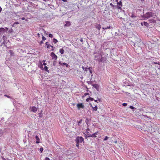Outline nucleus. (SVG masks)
I'll return each mask as SVG.
<instances>
[{
    "mask_svg": "<svg viewBox=\"0 0 160 160\" xmlns=\"http://www.w3.org/2000/svg\"><path fill=\"white\" fill-rule=\"evenodd\" d=\"M5 32V29L3 28H0V33H2Z\"/></svg>",
    "mask_w": 160,
    "mask_h": 160,
    "instance_id": "obj_15",
    "label": "nucleus"
},
{
    "mask_svg": "<svg viewBox=\"0 0 160 160\" xmlns=\"http://www.w3.org/2000/svg\"><path fill=\"white\" fill-rule=\"evenodd\" d=\"M58 42V41L56 39H55V38H54L53 39V42L54 43H56L57 42Z\"/></svg>",
    "mask_w": 160,
    "mask_h": 160,
    "instance_id": "obj_22",
    "label": "nucleus"
},
{
    "mask_svg": "<svg viewBox=\"0 0 160 160\" xmlns=\"http://www.w3.org/2000/svg\"><path fill=\"white\" fill-rule=\"evenodd\" d=\"M64 50L63 48H61L59 50V52L61 54H63L64 53Z\"/></svg>",
    "mask_w": 160,
    "mask_h": 160,
    "instance_id": "obj_16",
    "label": "nucleus"
},
{
    "mask_svg": "<svg viewBox=\"0 0 160 160\" xmlns=\"http://www.w3.org/2000/svg\"><path fill=\"white\" fill-rule=\"evenodd\" d=\"M118 9H121V7H119V6H118Z\"/></svg>",
    "mask_w": 160,
    "mask_h": 160,
    "instance_id": "obj_49",
    "label": "nucleus"
},
{
    "mask_svg": "<svg viewBox=\"0 0 160 160\" xmlns=\"http://www.w3.org/2000/svg\"><path fill=\"white\" fill-rule=\"evenodd\" d=\"M66 24L64 25L65 26L69 27L71 25L70 21H66Z\"/></svg>",
    "mask_w": 160,
    "mask_h": 160,
    "instance_id": "obj_12",
    "label": "nucleus"
},
{
    "mask_svg": "<svg viewBox=\"0 0 160 160\" xmlns=\"http://www.w3.org/2000/svg\"><path fill=\"white\" fill-rule=\"evenodd\" d=\"M43 43V40H42L40 42V43H39V44L40 45H42V43Z\"/></svg>",
    "mask_w": 160,
    "mask_h": 160,
    "instance_id": "obj_34",
    "label": "nucleus"
},
{
    "mask_svg": "<svg viewBox=\"0 0 160 160\" xmlns=\"http://www.w3.org/2000/svg\"><path fill=\"white\" fill-rule=\"evenodd\" d=\"M21 19L22 20H24L25 19V18H21Z\"/></svg>",
    "mask_w": 160,
    "mask_h": 160,
    "instance_id": "obj_46",
    "label": "nucleus"
},
{
    "mask_svg": "<svg viewBox=\"0 0 160 160\" xmlns=\"http://www.w3.org/2000/svg\"><path fill=\"white\" fill-rule=\"evenodd\" d=\"M108 138H109L107 136H106L105 138L104 139V141H106V140H107Z\"/></svg>",
    "mask_w": 160,
    "mask_h": 160,
    "instance_id": "obj_28",
    "label": "nucleus"
},
{
    "mask_svg": "<svg viewBox=\"0 0 160 160\" xmlns=\"http://www.w3.org/2000/svg\"><path fill=\"white\" fill-rule=\"evenodd\" d=\"M150 22L151 23H154L156 22V20L153 19H151L149 20Z\"/></svg>",
    "mask_w": 160,
    "mask_h": 160,
    "instance_id": "obj_14",
    "label": "nucleus"
},
{
    "mask_svg": "<svg viewBox=\"0 0 160 160\" xmlns=\"http://www.w3.org/2000/svg\"><path fill=\"white\" fill-rule=\"evenodd\" d=\"M48 67L47 66H45L44 69L45 71H48Z\"/></svg>",
    "mask_w": 160,
    "mask_h": 160,
    "instance_id": "obj_21",
    "label": "nucleus"
},
{
    "mask_svg": "<svg viewBox=\"0 0 160 160\" xmlns=\"http://www.w3.org/2000/svg\"><path fill=\"white\" fill-rule=\"evenodd\" d=\"M39 67L41 69H42V68H43V65L42 63L40 65Z\"/></svg>",
    "mask_w": 160,
    "mask_h": 160,
    "instance_id": "obj_32",
    "label": "nucleus"
},
{
    "mask_svg": "<svg viewBox=\"0 0 160 160\" xmlns=\"http://www.w3.org/2000/svg\"><path fill=\"white\" fill-rule=\"evenodd\" d=\"M76 142V146L77 147H78L79 146V142Z\"/></svg>",
    "mask_w": 160,
    "mask_h": 160,
    "instance_id": "obj_29",
    "label": "nucleus"
},
{
    "mask_svg": "<svg viewBox=\"0 0 160 160\" xmlns=\"http://www.w3.org/2000/svg\"><path fill=\"white\" fill-rule=\"evenodd\" d=\"M3 131L2 129L0 130V134H3Z\"/></svg>",
    "mask_w": 160,
    "mask_h": 160,
    "instance_id": "obj_39",
    "label": "nucleus"
},
{
    "mask_svg": "<svg viewBox=\"0 0 160 160\" xmlns=\"http://www.w3.org/2000/svg\"><path fill=\"white\" fill-rule=\"evenodd\" d=\"M90 129L89 128H88L86 129V134H85V137L86 139L90 137L96 138L97 137V135L99 134L98 131L96 132L93 134H92L93 132L90 131Z\"/></svg>",
    "mask_w": 160,
    "mask_h": 160,
    "instance_id": "obj_1",
    "label": "nucleus"
},
{
    "mask_svg": "<svg viewBox=\"0 0 160 160\" xmlns=\"http://www.w3.org/2000/svg\"><path fill=\"white\" fill-rule=\"evenodd\" d=\"M89 98H88L87 99H86V101H87V102H88L89 101Z\"/></svg>",
    "mask_w": 160,
    "mask_h": 160,
    "instance_id": "obj_42",
    "label": "nucleus"
},
{
    "mask_svg": "<svg viewBox=\"0 0 160 160\" xmlns=\"http://www.w3.org/2000/svg\"><path fill=\"white\" fill-rule=\"evenodd\" d=\"M111 27L109 26V27H108L107 28H103V29H109Z\"/></svg>",
    "mask_w": 160,
    "mask_h": 160,
    "instance_id": "obj_23",
    "label": "nucleus"
},
{
    "mask_svg": "<svg viewBox=\"0 0 160 160\" xmlns=\"http://www.w3.org/2000/svg\"><path fill=\"white\" fill-rule=\"evenodd\" d=\"M77 106L78 110H80V109H83L84 108L83 104L82 103L77 104Z\"/></svg>",
    "mask_w": 160,
    "mask_h": 160,
    "instance_id": "obj_4",
    "label": "nucleus"
},
{
    "mask_svg": "<svg viewBox=\"0 0 160 160\" xmlns=\"http://www.w3.org/2000/svg\"><path fill=\"white\" fill-rule=\"evenodd\" d=\"M90 131H92V129L91 128L90 129V131H89L90 132Z\"/></svg>",
    "mask_w": 160,
    "mask_h": 160,
    "instance_id": "obj_50",
    "label": "nucleus"
},
{
    "mask_svg": "<svg viewBox=\"0 0 160 160\" xmlns=\"http://www.w3.org/2000/svg\"><path fill=\"white\" fill-rule=\"evenodd\" d=\"M2 160H6V159H3Z\"/></svg>",
    "mask_w": 160,
    "mask_h": 160,
    "instance_id": "obj_55",
    "label": "nucleus"
},
{
    "mask_svg": "<svg viewBox=\"0 0 160 160\" xmlns=\"http://www.w3.org/2000/svg\"><path fill=\"white\" fill-rule=\"evenodd\" d=\"M4 96L6 97H8V98H11V97L10 96H9L8 95H6L5 94V95H4Z\"/></svg>",
    "mask_w": 160,
    "mask_h": 160,
    "instance_id": "obj_30",
    "label": "nucleus"
},
{
    "mask_svg": "<svg viewBox=\"0 0 160 160\" xmlns=\"http://www.w3.org/2000/svg\"><path fill=\"white\" fill-rule=\"evenodd\" d=\"M12 32V31H9V33H11V32Z\"/></svg>",
    "mask_w": 160,
    "mask_h": 160,
    "instance_id": "obj_52",
    "label": "nucleus"
},
{
    "mask_svg": "<svg viewBox=\"0 0 160 160\" xmlns=\"http://www.w3.org/2000/svg\"><path fill=\"white\" fill-rule=\"evenodd\" d=\"M42 40H43V41H44L45 40H46V38L45 37H44L43 35H42Z\"/></svg>",
    "mask_w": 160,
    "mask_h": 160,
    "instance_id": "obj_25",
    "label": "nucleus"
},
{
    "mask_svg": "<svg viewBox=\"0 0 160 160\" xmlns=\"http://www.w3.org/2000/svg\"><path fill=\"white\" fill-rule=\"evenodd\" d=\"M84 141V138L82 137H77L76 140V142L81 143Z\"/></svg>",
    "mask_w": 160,
    "mask_h": 160,
    "instance_id": "obj_3",
    "label": "nucleus"
},
{
    "mask_svg": "<svg viewBox=\"0 0 160 160\" xmlns=\"http://www.w3.org/2000/svg\"><path fill=\"white\" fill-rule=\"evenodd\" d=\"M130 108L131 109H134L135 108L132 106H130Z\"/></svg>",
    "mask_w": 160,
    "mask_h": 160,
    "instance_id": "obj_31",
    "label": "nucleus"
},
{
    "mask_svg": "<svg viewBox=\"0 0 160 160\" xmlns=\"http://www.w3.org/2000/svg\"><path fill=\"white\" fill-rule=\"evenodd\" d=\"M154 16L153 13L152 12H148L144 14L143 16V17L144 19H148L151 17H152Z\"/></svg>",
    "mask_w": 160,
    "mask_h": 160,
    "instance_id": "obj_2",
    "label": "nucleus"
},
{
    "mask_svg": "<svg viewBox=\"0 0 160 160\" xmlns=\"http://www.w3.org/2000/svg\"><path fill=\"white\" fill-rule=\"evenodd\" d=\"M90 106L92 108V110L93 111H97L98 109V107L97 106H95L94 107H93L92 105L90 104Z\"/></svg>",
    "mask_w": 160,
    "mask_h": 160,
    "instance_id": "obj_9",
    "label": "nucleus"
},
{
    "mask_svg": "<svg viewBox=\"0 0 160 160\" xmlns=\"http://www.w3.org/2000/svg\"><path fill=\"white\" fill-rule=\"evenodd\" d=\"M9 53L10 54L11 56H14V53L12 50H9Z\"/></svg>",
    "mask_w": 160,
    "mask_h": 160,
    "instance_id": "obj_17",
    "label": "nucleus"
},
{
    "mask_svg": "<svg viewBox=\"0 0 160 160\" xmlns=\"http://www.w3.org/2000/svg\"><path fill=\"white\" fill-rule=\"evenodd\" d=\"M95 26L96 28H97L98 30H100L101 29V25L100 24H96L95 25Z\"/></svg>",
    "mask_w": 160,
    "mask_h": 160,
    "instance_id": "obj_10",
    "label": "nucleus"
},
{
    "mask_svg": "<svg viewBox=\"0 0 160 160\" xmlns=\"http://www.w3.org/2000/svg\"><path fill=\"white\" fill-rule=\"evenodd\" d=\"M141 24L142 26H143L144 25V24H143V22H142L141 23Z\"/></svg>",
    "mask_w": 160,
    "mask_h": 160,
    "instance_id": "obj_44",
    "label": "nucleus"
},
{
    "mask_svg": "<svg viewBox=\"0 0 160 160\" xmlns=\"http://www.w3.org/2000/svg\"><path fill=\"white\" fill-rule=\"evenodd\" d=\"M117 4L118 5H121V6H122V2H121V1H120L119 2H118Z\"/></svg>",
    "mask_w": 160,
    "mask_h": 160,
    "instance_id": "obj_35",
    "label": "nucleus"
},
{
    "mask_svg": "<svg viewBox=\"0 0 160 160\" xmlns=\"http://www.w3.org/2000/svg\"><path fill=\"white\" fill-rule=\"evenodd\" d=\"M89 95V93H87V92L85 93L84 94V95L85 96H86L87 95Z\"/></svg>",
    "mask_w": 160,
    "mask_h": 160,
    "instance_id": "obj_40",
    "label": "nucleus"
},
{
    "mask_svg": "<svg viewBox=\"0 0 160 160\" xmlns=\"http://www.w3.org/2000/svg\"><path fill=\"white\" fill-rule=\"evenodd\" d=\"M94 101H95V102H97V103H98V102L97 100H94Z\"/></svg>",
    "mask_w": 160,
    "mask_h": 160,
    "instance_id": "obj_47",
    "label": "nucleus"
},
{
    "mask_svg": "<svg viewBox=\"0 0 160 160\" xmlns=\"http://www.w3.org/2000/svg\"><path fill=\"white\" fill-rule=\"evenodd\" d=\"M19 24V23L18 22H15L12 25V27H15V26L16 24Z\"/></svg>",
    "mask_w": 160,
    "mask_h": 160,
    "instance_id": "obj_18",
    "label": "nucleus"
},
{
    "mask_svg": "<svg viewBox=\"0 0 160 160\" xmlns=\"http://www.w3.org/2000/svg\"><path fill=\"white\" fill-rule=\"evenodd\" d=\"M122 105L124 106H126L127 105V104L126 103H123Z\"/></svg>",
    "mask_w": 160,
    "mask_h": 160,
    "instance_id": "obj_37",
    "label": "nucleus"
},
{
    "mask_svg": "<svg viewBox=\"0 0 160 160\" xmlns=\"http://www.w3.org/2000/svg\"><path fill=\"white\" fill-rule=\"evenodd\" d=\"M43 150V148L42 147L41 148H40V151L41 153H42Z\"/></svg>",
    "mask_w": 160,
    "mask_h": 160,
    "instance_id": "obj_24",
    "label": "nucleus"
},
{
    "mask_svg": "<svg viewBox=\"0 0 160 160\" xmlns=\"http://www.w3.org/2000/svg\"><path fill=\"white\" fill-rule=\"evenodd\" d=\"M144 25L146 26L147 27H148L149 26V24L146 22H143Z\"/></svg>",
    "mask_w": 160,
    "mask_h": 160,
    "instance_id": "obj_19",
    "label": "nucleus"
},
{
    "mask_svg": "<svg viewBox=\"0 0 160 160\" xmlns=\"http://www.w3.org/2000/svg\"><path fill=\"white\" fill-rule=\"evenodd\" d=\"M51 56L52 59L56 60L58 59V57L56 55L54 52H52L51 53Z\"/></svg>",
    "mask_w": 160,
    "mask_h": 160,
    "instance_id": "obj_6",
    "label": "nucleus"
},
{
    "mask_svg": "<svg viewBox=\"0 0 160 160\" xmlns=\"http://www.w3.org/2000/svg\"><path fill=\"white\" fill-rule=\"evenodd\" d=\"M117 142V141H116V142H115V143H116V142Z\"/></svg>",
    "mask_w": 160,
    "mask_h": 160,
    "instance_id": "obj_56",
    "label": "nucleus"
},
{
    "mask_svg": "<svg viewBox=\"0 0 160 160\" xmlns=\"http://www.w3.org/2000/svg\"><path fill=\"white\" fill-rule=\"evenodd\" d=\"M154 63L155 64H158V63H157V62H154Z\"/></svg>",
    "mask_w": 160,
    "mask_h": 160,
    "instance_id": "obj_54",
    "label": "nucleus"
},
{
    "mask_svg": "<svg viewBox=\"0 0 160 160\" xmlns=\"http://www.w3.org/2000/svg\"><path fill=\"white\" fill-rule=\"evenodd\" d=\"M2 10V8L0 6V12H1Z\"/></svg>",
    "mask_w": 160,
    "mask_h": 160,
    "instance_id": "obj_45",
    "label": "nucleus"
},
{
    "mask_svg": "<svg viewBox=\"0 0 160 160\" xmlns=\"http://www.w3.org/2000/svg\"><path fill=\"white\" fill-rule=\"evenodd\" d=\"M80 78H81V79L82 80L83 79V77H80Z\"/></svg>",
    "mask_w": 160,
    "mask_h": 160,
    "instance_id": "obj_51",
    "label": "nucleus"
},
{
    "mask_svg": "<svg viewBox=\"0 0 160 160\" xmlns=\"http://www.w3.org/2000/svg\"><path fill=\"white\" fill-rule=\"evenodd\" d=\"M30 108L31 111L34 112H36L38 110V108L35 106L30 107Z\"/></svg>",
    "mask_w": 160,
    "mask_h": 160,
    "instance_id": "obj_7",
    "label": "nucleus"
},
{
    "mask_svg": "<svg viewBox=\"0 0 160 160\" xmlns=\"http://www.w3.org/2000/svg\"><path fill=\"white\" fill-rule=\"evenodd\" d=\"M130 17L132 18H136V16L133 13H132L131 15L130 16Z\"/></svg>",
    "mask_w": 160,
    "mask_h": 160,
    "instance_id": "obj_20",
    "label": "nucleus"
},
{
    "mask_svg": "<svg viewBox=\"0 0 160 160\" xmlns=\"http://www.w3.org/2000/svg\"><path fill=\"white\" fill-rule=\"evenodd\" d=\"M89 100L91 101H93L94 100V99L92 98H91L90 97H89Z\"/></svg>",
    "mask_w": 160,
    "mask_h": 160,
    "instance_id": "obj_33",
    "label": "nucleus"
},
{
    "mask_svg": "<svg viewBox=\"0 0 160 160\" xmlns=\"http://www.w3.org/2000/svg\"><path fill=\"white\" fill-rule=\"evenodd\" d=\"M46 46L47 48H50V47H51L52 48L51 49V51H53L54 50V47L53 46L50 45L49 44V43L48 42H46Z\"/></svg>",
    "mask_w": 160,
    "mask_h": 160,
    "instance_id": "obj_5",
    "label": "nucleus"
},
{
    "mask_svg": "<svg viewBox=\"0 0 160 160\" xmlns=\"http://www.w3.org/2000/svg\"><path fill=\"white\" fill-rule=\"evenodd\" d=\"M44 160H50V159L48 157H46Z\"/></svg>",
    "mask_w": 160,
    "mask_h": 160,
    "instance_id": "obj_36",
    "label": "nucleus"
},
{
    "mask_svg": "<svg viewBox=\"0 0 160 160\" xmlns=\"http://www.w3.org/2000/svg\"><path fill=\"white\" fill-rule=\"evenodd\" d=\"M4 29H5V32L8 31V28H6Z\"/></svg>",
    "mask_w": 160,
    "mask_h": 160,
    "instance_id": "obj_41",
    "label": "nucleus"
},
{
    "mask_svg": "<svg viewBox=\"0 0 160 160\" xmlns=\"http://www.w3.org/2000/svg\"><path fill=\"white\" fill-rule=\"evenodd\" d=\"M35 138L37 140L36 142V143H39L40 142V139H39V137L37 135H36L35 137Z\"/></svg>",
    "mask_w": 160,
    "mask_h": 160,
    "instance_id": "obj_11",
    "label": "nucleus"
},
{
    "mask_svg": "<svg viewBox=\"0 0 160 160\" xmlns=\"http://www.w3.org/2000/svg\"><path fill=\"white\" fill-rule=\"evenodd\" d=\"M49 37H50V38H53V35L52 34H49Z\"/></svg>",
    "mask_w": 160,
    "mask_h": 160,
    "instance_id": "obj_26",
    "label": "nucleus"
},
{
    "mask_svg": "<svg viewBox=\"0 0 160 160\" xmlns=\"http://www.w3.org/2000/svg\"><path fill=\"white\" fill-rule=\"evenodd\" d=\"M45 60H43V62H44L43 65L45 66H46L47 65V63L46 62H45Z\"/></svg>",
    "mask_w": 160,
    "mask_h": 160,
    "instance_id": "obj_38",
    "label": "nucleus"
},
{
    "mask_svg": "<svg viewBox=\"0 0 160 160\" xmlns=\"http://www.w3.org/2000/svg\"><path fill=\"white\" fill-rule=\"evenodd\" d=\"M62 1L64 2H67V0H62Z\"/></svg>",
    "mask_w": 160,
    "mask_h": 160,
    "instance_id": "obj_48",
    "label": "nucleus"
},
{
    "mask_svg": "<svg viewBox=\"0 0 160 160\" xmlns=\"http://www.w3.org/2000/svg\"><path fill=\"white\" fill-rule=\"evenodd\" d=\"M38 37H39V36H40V34H39V33H38Z\"/></svg>",
    "mask_w": 160,
    "mask_h": 160,
    "instance_id": "obj_53",
    "label": "nucleus"
},
{
    "mask_svg": "<svg viewBox=\"0 0 160 160\" xmlns=\"http://www.w3.org/2000/svg\"><path fill=\"white\" fill-rule=\"evenodd\" d=\"M99 101H100V100L99 99Z\"/></svg>",
    "mask_w": 160,
    "mask_h": 160,
    "instance_id": "obj_57",
    "label": "nucleus"
},
{
    "mask_svg": "<svg viewBox=\"0 0 160 160\" xmlns=\"http://www.w3.org/2000/svg\"><path fill=\"white\" fill-rule=\"evenodd\" d=\"M110 5L111 6H112L113 7H114V5H113L112 3H111L110 4Z\"/></svg>",
    "mask_w": 160,
    "mask_h": 160,
    "instance_id": "obj_43",
    "label": "nucleus"
},
{
    "mask_svg": "<svg viewBox=\"0 0 160 160\" xmlns=\"http://www.w3.org/2000/svg\"><path fill=\"white\" fill-rule=\"evenodd\" d=\"M83 69L86 72L88 71H89L90 72V73L91 74L92 73V71L90 69V68H84L83 66L82 67Z\"/></svg>",
    "mask_w": 160,
    "mask_h": 160,
    "instance_id": "obj_8",
    "label": "nucleus"
},
{
    "mask_svg": "<svg viewBox=\"0 0 160 160\" xmlns=\"http://www.w3.org/2000/svg\"><path fill=\"white\" fill-rule=\"evenodd\" d=\"M59 64H60V65H61L62 66L65 65L66 67H68V65L66 63H62L60 62H59Z\"/></svg>",
    "mask_w": 160,
    "mask_h": 160,
    "instance_id": "obj_13",
    "label": "nucleus"
},
{
    "mask_svg": "<svg viewBox=\"0 0 160 160\" xmlns=\"http://www.w3.org/2000/svg\"><path fill=\"white\" fill-rule=\"evenodd\" d=\"M82 121V119H81V120L80 121H79L78 122V125H79V126H80V124L81 123V122Z\"/></svg>",
    "mask_w": 160,
    "mask_h": 160,
    "instance_id": "obj_27",
    "label": "nucleus"
}]
</instances>
